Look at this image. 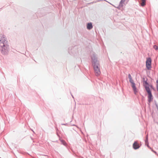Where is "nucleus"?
I'll list each match as a JSON object with an SVG mask.
<instances>
[{"mask_svg": "<svg viewBox=\"0 0 158 158\" xmlns=\"http://www.w3.org/2000/svg\"><path fill=\"white\" fill-rule=\"evenodd\" d=\"M9 51L8 41L4 35L0 36V52L3 55H7Z\"/></svg>", "mask_w": 158, "mask_h": 158, "instance_id": "nucleus-1", "label": "nucleus"}, {"mask_svg": "<svg viewBox=\"0 0 158 158\" xmlns=\"http://www.w3.org/2000/svg\"><path fill=\"white\" fill-rule=\"evenodd\" d=\"M92 65L93 67L94 73L96 76H98L101 73L100 68L99 61L98 60L96 54L95 53H93L91 56Z\"/></svg>", "mask_w": 158, "mask_h": 158, "instance_id": "nucleus-2", "label": "nucleus"}, {"mask_svg": "<svg viewBox=\"0 0 158 158\" xmlns=\"http://www.w3.org/2000/svg\"><path fill=\"white\" fill-rule=\"evenodd\" d=\"M78 50L77 46H74V47H70L68 49V52L72 56H75L78 53Z\"/></svg>", "mask_w": 158, "mask_h": 158, "instance_id": "nucleus-3", "label": "nucleus"}, {"mask_svg": "<svg viewBox=\"0 0 158 158\" xmlns=\"http://www.w3.org/2000/svg\"><path fill=\"white\" fill-rule=\"evenodd\" d=\"M146 91L147 93L148 94V102L149 103H150L153 99V97L152 92L150 89H146Z\"/></svg>", "mask_w": 158, "mask_h": 158, "instance_id": "nucleus-4", "label": "nucleus"}, {"mask_svg": "<svg viewBox=\"0 0 158 158\" xmlns=\"http://www.w3.org/2000/svg\"><path fill=\"white\" fill-rule=\"evenodd\" d=\"M146 66L148 70L151 69L152 68V60L150 57L148 58L146 62Z\"/></svg>", "mask_w": 158, "mask_h": 158, "instance_id": "nucleus-5", "label": "nucleus"}, {"mask_svg": "<svg viewBox=\"0 0 158 158\" xmlns=\"http://www.w3.org/2000/svg\"><path fill=\"white\" fill-rule=\"evenodd\" d=\"M141 144H139L137 141H135L132 145L133 148L135 150L137 149L141 146Z\"/></svg>", "mask_w": 158, "mask_h": 158, "instance_id": "nucleus-6", "label": "nucleus"}, {"mask_svg": "<svg viewBox=\"0 0 158 158\" xmlns=\"http://www.w3.org/2000/svg\"><path fill=\"white\" fill-rule=\"evenodd\" d=\"M147 80L148 79H147L146 80L144 81V82L143 83V86L144 87L146 90V89H150L149 88L150 85L147 81Z\"/></svg>", "mask_w": 158, "mask_h": 158, "instance_id": "nucleus-7", "label": "nucleus"}, {"mask_svg": "<svg viewBox=\"0 0 158 158\" xmlns=\"http://www.w3.org/2000/svg\"><path fill=\"white\" fill-rule=\"evenodd\" d=\"M131 87L133 89V90L135 94H136V93L137 92V88L135 86V84L134 82L131 83Z\"/></svg>", "mask_w": 158, "mask_h": 158, "instance_id": "nucleus-8", "label": "nucleus"}, {"mask_svg": "<svg viewBox=\"0 0 158 158\" xmlns=\"http://www.w3.org/2000/svg\"><path fill=\"white\" fill-rule=\"evenodd\" d=\"M93 27L92 24L91 22L88 23L87 24L86 28L88 30H90L93 28Z\"/></svg>", "mask_w": 158, "mask_h": 158, "instance_id": "nucleus-9", "label": "nucleus"}, {"mask_svg": "<svg viewBox=\"0 0 158 158\" xmlns=\"http://www.w3.org/2000/svg\"><path fill=\"white\" fill-rule=\"evenodd\" d=\"M141 2L140 3V6H141L143 7L146 5V0H141Z\"/></svg>", "mask_w": 158, "mask_h": 158, "instance_id": "nucleus-10", "label": "nucleus"}, {"mask_svg": "<svg viewBox=\"0 0 158 158\" xmlns=\"http://www.w3.org/2000/svg\"><path fill=\"white\" fill-rule=\"evenodd\" d=\"M145 143L146 144L147 146L148 147H149V143L148 142V135H147L146 137V139L145 140Z\"/></svg>", "mask_w": 158, "mask_h": 158, "instance_id": "nucleus-11", "label": "nucleus"}, {"mask_svg": "<svg viewBox=\"0 0 158 158\" xmlns=\"http://www.w3.org/2000/svg\"><path fill=\"white\" fill-rule=\"evenodd\" d=\"M60 141L61 142V144H63V145L65 146L66 143L65 142V141L63 139H61L60 140Z\"/></svg>", "mask_w": 158, "mask_h": 158, "instance_id": "nucleus-12", "label": "nucleus"}, {"mask_svg": "<svg viewBox=\"0 0 158 158\" xmlns=\"http://www.w3.org/2000/svg\"><path fill=\"white\" fill-rule=\"evenodd\" d=\"M153 48L156 50H158V46L155 45L153 46Z\"/></svg>", "mask_w": 158, "mask_h": 158, "instance_id": "nucleus-13", "label": "nucleus"}, {"mask_svg": "<svg viewBox=\"0 0 158 158\" xmlns=\"http://www.w3.org/2000/svg\"><path fill=\"white\" fill-rule=\"evenodd\" d=\"M156 87L157 91L158 92V79L156 81Z\"/></svg>", "mask_w": 158, "mask_h": 158, "instance_id": "nucleus-14", "label": "nucleus"}, {"mask_svg": "<svg viewBox=\"0 0 158 158\" xmlns=\"http://www.w3.org/2000/svg\"><path fill=\"white\" fill-rule=\"evenodd\" d=\"M148 148H149L150 149H151L152 151L154 153L156 154H157L156 152V151L154 150L151 148L150 147Z\"/></svg>", "mask_w": 158, "mask_h": 158, "instance_id": "nucleus-15", "label": "nucleus"}, {"mask_svg": "<svg viewBox=\"0 0 158 158\" xmlns=\"http://www.w3.org/2000/svg\"><path fill=\"white\" fill-rule=\"evenodd\" d=\"M150 87L151 88H152V89H153V90H154L155 89V88H154V87L153 86V85H150Z\"/></svg>", "mask_w": 158, "mask_h": 158, "instance_id": "nucleus-16", "label": "nucleus"}, {"mask_svg": "<svg viewBox=\"0 0 158 158\" xmlns=\"http://www.w3.org/2000/svg\"><path fill=\"white\" fill-rule=\"evenodd\" d=\"M128 77L129 79L132 77L130 74V73H129L128 74Z\"/></svg>", "mask_w": 158, "mask_h": 158, "instance_id": "nucleus-17", "label": "nucleus"}, {"mask_svg": "<svg viewBox=\"0 0 158 158\" xmlns=\"http://www.w3.org/2000/svg\"><path fill=\"white\" fill-rule=\"evenodd\" d=\"M123 3H119V5H120V6H121V7H122L123 6Z\"/></svg>", "mask_w": 158, "mask_h": 158, "instance_id": "nucleus-18", "label": "nucleus"}, {"mask_svg": "<svg viewBox=\"0 0 158 158\" xmlns=\"http://www.w3.org/2000/svg\"><path fill=\"white\" fill-rule=\"evenodd\" d=\"M67 124H68L67 123H61V125H65V126H66Z\"/></svg>", "mask_w": 158, "mask_h": 158, "instance_id": "nucleus-19", "label": "nucleus"}, {"mask_svg": "<svg viewBox=\"0 0 158 158\" xmlns=\"http://www.w3.org/2000/svg\"><path fill=\"white\" fill-rule=\"evenodd\" d=\"M121 8V6H120V5H119L117 7V8L119 9H120Z\"/></svg>", "mask_w": 158, "mask_h": 158, "instance_id": "nucleus-20", "label": "nucleus"}, {"mask_svg": "<svg viewBox=\"0 0 158 158\" xmlns=\"http://www.w3.org/2000/svg\"><path fill=\"white\" fill-rule=\"evenodd\" d=\"M129 82H130V83H133L134 82V81L133 80L130 81Z\"/></svg>", "mask_w": 158, "mask_h": 158, "instance_id": "nucleus-21", "label": "nucleus"}, {"mask_svg": "<svg viewBox=\"0 0 158 158\" xmlns=\"http://www.w3.org/2000/svg\"><path fill=\"white\" fill-rule=\"evenodd\" d=\"M124 2V1H122L121 0V1L120 2V3H121H121H123Z\"/></svg>", "mask_w": 158, "mask_h": 158, "instance_id": "nucleus-22", "label": "nucleus"}, {"mask_svg": "<svg viewBox=\"0 0 158 158\" xmlns=\"http://www.w3.org/2000/svg\"><path fill=\"white\" fill-rule=\"evenodd\" d=\"M97 2V1H95V2H92L90 3H89V4H93L94 3H96Z\"/></svg>", "mask_w": 158, "mask_h": 158, "instance_id": "nucleus-23", "label": "nucleus"}, {"mask_svg": "<svg viewBox=\"0 0 158 158\" xmlns=\"http://www.w3.org/2000/svg\"><path fill=\"white\" fill-rule=\"evenodd\" d=\"M129 81L132 80V78L131 77V78H129Z\"/></svg>", "mask_w": 158, "mask_h": 158, "instance_id": "nucleus-24", "label": "nucleus"}, {"mask_svg": "<svg viewBox=\"0 0 158 158\" xmlns=\"http://www.w3.org/2000/svg\"><path fill=\"white\" fill-rule=\"evenodd\" d=\"M56 135H57L58 137H60V136H59V134H58V133L57 132H56Z\"/></svg>", "mask_w": 158, "mask_h": 158, "instance_id": "nucleus-25", "label": "nucleus"}, {"mask_svg": "<svg viewBox=\"0 0 158 158\" xmlns=\"http://www.w3.org/2000/svg\"><path fill=\"white\" fill-rule=\"evenodd\" d=\"M143 81L144 82V81H145V78H143Z\"/></svg>", "mask_w": 158, "mask_h": 158, "instance_id": "nucleus-26", "label": "nucleus"}, {"mask_svg": "<svg viewBox=\"0 0 158 158\" xmlns=\"http://www.w3.org/2000/svg\"><path fill=\"white\" fill-rule=\"evenodd\" d=\"M56 131L57 132V131L58 130V128H56Z\"/></svg>", "mask_w": 158, "mask_h": 158, "instance_id": "nucleus-27", "label": "nucleus"}, {"mask_svg": "<svg viewBox=\"0 0 158 158\" xmlns=\"http://www.w3.org/2000/svg\"><path fill=\"white\" fill-rule=\"evenodd\" d=\"M148 105H149V106H150V103H149L148 102Z\"/></svg>", "mask_w": 158, "mask_h": 158, "instance_id": "nucleus-28", "label": "nucleus"}, {"mask_svg": "<svg viewBox=\"0 0 158 158\" xmlns=\"http://www.w3.org/2000/svg\"><path fill=\"white\" fill-rule=\"evenodd\" d=\"M71 94V96H72V97H73V98H74V97H73V95Z\"/></svg>", "mask_w": 158, "mask_h": 158, "instance_id": "nucleus-29", "label": "nucleus"}, {"mask_svg": "<svg viewBox=\"0 0 158 158\" xmlns=\"http://www.w3.org/2000/svg\"><path fill=\"white\" fill-rule=\"evenodd\" d=\"M80 60H81V62H82V60H81V59H80Z\"/></svg>", "mask_w": 158, "mask_h": 158, "instance_id": "nucleus-30", "label": "nucleus"}, {"mask_svg": "<svg viewBox=\"0 0 158 158\" xmlns=\"http://www.w3.org/2000/svg\"><path fill=\"white\" fill-rule=\"evenodd\" d=\"M121 0L122 1H124L125 2V0Z\"/></svg>", "mask_w": 158, "mask_h": 158, "instance_id": "nucleus-31", "label": "nucleus"}, {"mask_svg": "<svg viewBox=\"0 0 158 158\" xmlns=\"http://www.w3.org/2000/svg\"><path fill=\"white\" fill-rule=\"evenodd\" d=\"M101 1V0H98L97 1V2H99V1Z\"/></svg>", "mask_w": 158, "mask_h": 158, "instance_id": "nucleus-32", "label": "nucleus"}]
</instances>
